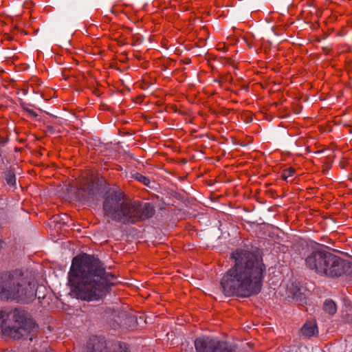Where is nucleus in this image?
<instances>
[{
	"label": "nucleus",
	"mask_w": 352,
	"mask_h": 352,
	"mask_svg": "<svg viewBox=\"0 0 352 352\" xmlns=\"http://www.w3.org/2000/svg\"><path fill=\"white\" fill-rule=\"evenodd\" d=\"M234 265L222 276L220 289L226 296L248 298L262 288L266 267L258 254L243 249L232 254Z\"/></svg>",
	"instance_id": "obj_1"
},
{
	"label": "nucleus",
	"mask_w": 352,
	"mask_h": 352,
	"mask_svg": "<svg viewBox=\"0 0 352 352\" xmlns=\"http://www.w3.org/2000/svg\"><path fill=\"white\" fill-rule=\"evenodd\" d=\"M109 277L101 263L87 254L75 256L69 272L72 292L77 298L91 301L101 298L110 286Z\"/></svg>",
	"instance_id": "obj_2"
},
{
	"label": "nucleus",
	"mask_w": 352,
	"mask_h": 352,
	"mask_svg": "<svg viewBox=\"0 0 352 352\" xmlns=\"http://www.w3.org/2000/svg\"><path fill=\"white\" fill-rule=\"evenodd\" d=\"M105 214L113 220L124 223H135L151 217L153 206L148 204H139L127 200L121 192L108 197L103 205Z\"/></svg>",
	"instance_id": "obj_3"
},
{
	"label": "nucleus",
	"mask_w": 352,
	"mask_h": 352,
	"mask_svg": "<svg viewBox=\"0 0 352 352\" xmlns=\"http://www.w3.org/2000/svg\"><path fill=\"white\" fill-rule=\"evenodd\" d=\"M0 328L2 333L14 340L32 336L38 332V327L24 311L19 309L0 311Z\"/></svg>",
	"instance_id": "obj_4"
},
{
	"label": "nucleus",
	"mask_w": 352,
	"mask_h": 352,
	"mask_svg": "<svg viewBox=\"0 0 352 352\" xmlns=\"http://www.w3.org/2000/svg\"><path fill=\"white\" fill-rule=\"evenodd\" d=\"M36 296V283L28 281L20 271L0 274V297L24 301Z\"/></svg>",
	"instance_id": "obj_5"
},
{
	"label": "nucleus",
	"mask_w": 352,
	"mask_h": 352,
	"mask_svg": "<svg viewBox=\"0 0 352 352\" xmlns=\"http://www.w3.org/2000/svg\"><path fill=\"white\" fill-rule=\"evenodd\" d=\"M305 261L309 270L329 277H338L346 272L345 261L322 247L309 252Z\"/></svg>",
	"instance_id": "obj_6"
},
{
	"label": "nucleus",
	"mask_w": 352,
	"mask_h": 352,
	"mask_svg": "<svg viewBox=\"0 0 352 352\" xmlns=\"http://www.w3.org/2000/svg\"><path fill=\"white\" fill-rule=\"evenodd\" d=\"M197 352H235L234 347L218 339L210 337H200L195 340Z\"/></svg>",
	"instance_id": "obj_7"
},
{
	"label": "nucleus",
	"mask_w": 352,
	"mask_h": 352,
	"mask_svg": "<svg viewBox=\"0 0 352 352\" xmlns=\"http://www.w3.org/2000/svg\"><path fill=\"white\" fill-rule=\"evenodd\" d=\"M301 333L306 337H311L318 333V328L315 321L307 322L301 329Z\"/></svg>",
	"instance_id": "obj_8"
},
{
	"label": "nucleus",
	"mask_w": 352,
	"mask_h": 352,
	"mask_svg": "<svg viewBox=\"0 0 352 352\" xmlns=\"http://www.w3.org/2000/svg\"><path fill=\"white\" fill-rule=\"evenodd\" d=\"M324 311L330 315H333L336 312V305L331 300H327L323 306Z\"/></svg>",
	"instance_id": "obj_9"
},
{
	"label": "nucleus",
	"mask_w": 352,
	"mask_h": 352,
	"mask_svg": "<svg viewBox=\"0 0 352 352\" xmlns=\"http://www.w3.org/2000/svg\"><path fill=\"white\" fill-rule=\"evenodd\" d=\"M295 173V168L290 166L283 170L281 173V177L283 180L287 181L288 179L292 177Z\"/></svg>",
	"instance_id": "obj_10"
},
{
	"label": "nucleus",
	"mask_w": 352,
	"mask_h": 352,
	"mask_svg": "<svg viewBox=\"0 0 352 352\" xmlns=\"http://www.w3.org/2000/svg\"><path fill=\"white\" fill-rule=\"evenodd\" d=\"M6 180L10 186H14L16 182L15 175L11 173L6 174Z\"/></svg>",
	"instance_id": "obj_11"
},
{
	"label": "nucleus",
	"mask_w": 352,
	"mask_h": 352,
	"mask_svg": "<svg viewBox=\"0 0 352 352\" xmlns=\"http://www.w3.org/2000/svg\"><path fill=\"white\" fill-rule=\"evenodd\" d=\"M135 179L146 186H148L150 183L148 178L140 174H138L135 177Z\"/></svg>",
	"instance_id": "obj_12"
},
{
	"label": "nucleus",
	"mask_w": 352,
	"mask_h": 352,
	"mask_svg": "<svg viewBox=\"0 0 352 352\" xmlns=\"http://www.w3.org/2000/svg\"><path fill=\"white\" fill-rule=\"evenodd\" d=\"M298 292V289H296V291L294 292V293H291V292L288 293L287 294V297L294 299V298L296 297Z\"/></svg>",
	"instance_id": "obj_13"
},
{
	"label": "nucleus",
	"mask_w": 352,
	"mask_h": 352,
	"mask_svg": "<svg viewBox=\"0 0 352 352\" xmlns=\"http://www.w3.org/2000/svg\"><path fill=\"white\" fill-rule=\"evenodd\" d=\"M94 183V179L92 177V176L88 180V184H89V186L91 184H93Z\"/></svg>",
	"instance_id": "obj_14"
},
{
	"label": "nucleus",
	"mask_w": 352,
	"mask_h": 352,
	"mask_svg": "<svg viewBox=\"0 0 352 352\" xmlns=\"http://www.w3.org/2000/svg\"><path fill=\"white\" fill-rule=\"evenodd\" d=\"M1 244H2V241H1V239H0V248H1Z\"/></svg>",
	"instance_id": "obj_15"
}]
</instances>
